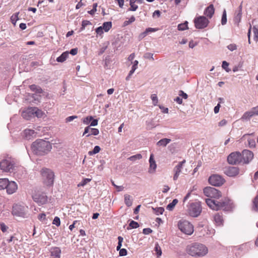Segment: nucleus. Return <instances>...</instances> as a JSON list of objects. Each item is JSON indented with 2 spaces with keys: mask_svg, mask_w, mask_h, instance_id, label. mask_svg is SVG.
Returning a JSON list of instances; mask_svg holds the SVG:
<instances>
[{
  "mask_svg": "<svg viewBox=\"0 0 258 258\" xmlns=\"http://www.w3.org/2000/svg\"><path fill=\"white\" fill-rule=\"evenodd\" d=\"M52 145L47 141L42 139H37L31 145L33 153L38 156H43L47 154L51 150Z\"/></svg>",
  "mask_w": 258,
  "mask_h": 258,
  "instance_id": "f257e3e1",
  "label": "nucleus"
},
{
  "mask_svg": "<svg viewBox=\"0 0 258 258\" xmlns=\"http://www.w3.org/2000/svg\"><path fill=\"white\" fill-rule=\"evenodd\" d=\"M208 248L204 244L199 243H194L187 247V251L192 256H202L208 253Z\"/></svg>",
  "mask_w": 258,
  "mask_h": 258,
  "instance_id": "f03ea898",
  "label": "nucleus"
},
{
  "mask_svg": "<svg viewBox=\"0 0 258 258\" xmlns=\"http://www.w3.org/2000/svg\"><path fill=\"white\" fill-rule=\"evenodd\" d=\"M15 163L13 159L7 158L0 162V168L5 172H13L15 170Z\"/></svg>",
  "mask_w": 258,
  "mask_h": 258,
  "instance_id": "7ed1b4c3",
  "label": "nucleus"
},
{
  "mask_svg": "<svg viewBox=\"0 0 258 258\" xmlns=\"http://www.w3.org/2000/svg\"><path fill=\"white\" fill-rule=\"evenodd\" d=\"M41 174L45 185L47 186H51L53 184L54 181V173L50 169L42 168L41 171Z\"/></svg>",
  "mask_w": 258,
  "mask_h": 258,
  "instance_id": "20e7f679",
  "label": "nucleus"
},
{
  "mask_svg": "<svg viewBox=\"0 0 258 258\" xmlns=\"http://www.w3.org/2000/svg\"><path fill=\"white\" fill-rule=\"evenodd\" d=\"M202 209L200 202L191 203L188 206L187 212L189 216L197 217L200 215Z\"/></svg>",
  "mask_w": 258,
  "mask_h": 258,
  "instance_id": "39448f33",
  "label": "nucleus"
},
{
  "mask_svg": "<svg viewBox=\"0 0 258 258\" xmlns=\"http://www.w3.org/2000/svg\"><path fill=\"white\" fill-rule=\"evenodd\" d=\"M28 209V207L20 204H15L13 207L12 213L14 216L24 218L26 217Z\"/></svg>",
  "mask_w": 258,
  "mask_h": 258,
  "instance_id": "423d86ee",
  "label": "nucleus"
},
{
  "mask_svg": "<svg viewBox=\"0 0 258 258\" xmlns=\"http://www.w3.org/2000/svg\"><path fill=\"white\" fill-rule=\"evenodd\" d=\"M178 227L181 232L187 235H191L194 232L192 225L186 220H180Z\"/></svg>",
  "mask_w": 258,
  "mask_h": 258,
  "instance_id": "0eeeda50",
  "label": "nucleus"
},
{
  "mask_svg": "<svg viewBox=\"0 0 258 258\" xmlns=\"http://www.w3.org/2000/svg\"><path fill=\"white\" fill-rule=\"evenodd\" d=\"M209 21L205 16L197 17L194 19L195 26L199 29H204L207 27Z\"/></svg>",
  "mask_w": 258,
  "mask_h": 258,
  "instance_id": "6e6552de",
  "label": "nucleus"
},
{
  "mask_svg": "<svg viewBox=\"0 0 258 258\" xmlns=\"http://www.w3.org/2000/svg\"><path fill=\"white\" fill-rule=\"evenodd\" d=\"M204 195L211 198L218 199L221 197V193L218 189L212 187H207L204 189Z\"/></svg>",
  "mask_w": 258,
  "mask_h": 258,
  "instance_id": "1a4fd4ad",
  "label": "nucleus"
},
{
  "mask_svg": "<svg viewBox=\"0 0 258 258\" xmlns=\"http://www.w3.org/2000/svg\"><path fill=\"white\" fill-rule=\"evenodd\" d=\"M228 162L230 164H237L242 162L241 154L240 152H233L227 157Z\"/></svg>",
  "mask_w": 258,
  "mask_h": 258,
  "instance_id": "9d476101",
  "label": "nucleus"
},
{
  "mask_svg": "<svg viewBox=\"0 0 258 258\" xmlns=\"http://www.w3.org/2000/svg\"><path fill=\"white\" fill-rule=\"evenodd\" d=\"M209 182L212 185L220 186L225 182V179L220 175L213 174L209 178Z\"/></svg>",
  "mask_w": 258,
  "mask_h": 258,
  "instance_id": "9b49d317",
  "label": "nucleus"
},
{
  "mask_svg": "<svg viewBox=\"0 0 258 258\" xmlns=\"http://www.w3.org/2000/svg\"><path fill=\"white\" fill-rule=\"evenodd\" d=\"M217 207H218V210H223L226 211H230L233 208V203L230 200L225 199L221 202L218 201Z\"/></svg>",
  "mask_w": 258,
  "mask_h": 258,
  "instance_id": "f8f14e48",
  "label": "nucleus"
},
{
  "mask_svg": "<svg viewBox=\"0 0 258 258\" xmlns=\"http://www.w3.org/2000/svg\"><path fill=\"white\" fill-rule=\"evenodd\" d=\"M239 170L238 167L229 166L225 167L224 169V173L229 177H235L239 174Z\"/></svg>",
  "mask_w": 258,
  "mask_h": 258,
  "instance_id": "ddd939ff",
  "label": "nucleus"
},
{
  "mask_svg": "<svg viewBox=\"0 0 258 258\" xmlns=\"http://www.w3.org/2000/svg\"><path fill=\"white\" fill-rule=\"evenodd\" d=\"M241 154L243 163H248L253 157V153L248 150H244Z\"/></svg>",
  "mask_w": 258,
  "mask_h": 258,
  "instance_id": "4468645a",
  "label": "nucleus"
},
{
  "mask_svg": "<svg viewBox=\"0 0 258 258\" xmlns=\"http://www.w3.org/2000/svg\"><path fill=\"white\" fill-rule=\"evenodd\" d=\"M33 199L39 205L45 204L47 201V197L44 194H35L33 196Z\"/></svg>",
  "mask_w": 258,
  "mask_h": 258,
  "instance_id": "2eb2a0df",
  "label": "nucleus"
},
{
  "mask_svg": "<svg viewBox=\"0 0 258 258\" xmlns=\"http://www.w3.org/2000/svg\"><path fill=\"white\" fill-rule=\"evenodd\" d=\"M185 162V160H183V161L179 162L178 164L176 165L174 168L173 171L174 172V174L173 177L174 180H176L178 178V176L181 172V169L182 168V166Z\"/></svg>",
  "mask_w": 258,
  "mask_h": 258,
  "instance_id": "dca6fc26",
  "label": "nucleus"
},
{
  "mask_svg": "<svg viewBox=\"0 0 258 258\" xmlns=\"http://www.w3.org/2000/svg\"><path fill=\"white\" fill-rule=\"evenodd\" d=\"M33 112V107H29L23 111L22 112V116L24 119L26 120H30L32 118L34 117Z\"/></svg>",
  "mask_w": 258,
  "mask_h": 258,
  "instance_id": "f3484780",
  "label": "nucleus"
},
{
  "mask_svg": "<svg viewBox=\"0 0 258 258\" xmlns=\"http://www.w3.org/2000/svg\"><path fill=\"white\" fill-rule=\"evenodd\" d=\"M149 161L150 166L148 169V172L151 174L154 173L157 168V164L154 159V155L153 154H151Z\"/></svg>",
  "mask_w": 258,
  "mask_h": 258,
  "instance_id": "a211bd4d",
  "label": "nucleus"
},
{
  "mask_svg": "<svg viewBox=\"0 0 258 258\" xmlns=\"http://www.w3.org/2000/svg\"><path fill=\"white\" fill-rule=\"evenodd\" d=\"M18 188L17 183L15 181H9L7 187V192L8 194L11 195L15 192Z\"/></svg>",
  "mask_w": 258,
  "mask_h": 258,
  "instance_id": "6ab92c4d",
  "label": "nucleus"
},
{
  "mask_svg": "<svg viewBox=\"0 0 258 258\" xmlns=\"http://www.w3.org/2000/svg\"><path fill=\"white\" fill-rule=\"evenodd\" d=\"M36 133L31 129H26L23 131L24 138L29 140L36 136Z\"/></svg>",
  "mask_w": 258,
  "mask_h": 258,
  "instance_id": "aec40b11",
  "label": "nucleus"
},
{
  "mask_svg": "<svg viewBox=\"0 0 258 258\" xmlns=\"http://www.w3.org/2000/svg\"><path fill=\"white\" fill-rule=\"evenodd\" d=\"M206 203L211 209L216 211L218 210V207H217L218 201L211 199H206Z\"/></svg>",
  "mask_w": 258,
  "mask_h": 258,
  "instance_id": "412c9836",
  "label": "nucleus"
},
{
  "mask_svg": "<svg viewBox=\"0 0 258 258\" xmlns=\"http://www.w3.org/2000/svg\"><path fill=\"white\" fill-rule=\"evenodd\" d=\"M50 253L51 256L53 257V258L60 257L61 250L59 247H55L52 248L50 251Z\"/></svg>",
  "mask_w": 258,
  "mask_h": 258,
  "instance_id": "4be33fe9",
  "label": "nucleus"
},
{
  "mask_svg": "<svg viewBox=\"0 0 258 258\" xmlns=\"http://www.w3.org/2000/svg\"><path fill=\"white\" fill-rule=\"evenodd\" d=\"M215 10L213 5H210L204 11V15L211 18L214 14Z\"/></svg>",
  "mask_w": 258,
  "mask_h": 258,
  "instance_id": "5701e85b",
  "label": "nucleus"
},
{
  "mask_svg": "<svg viewBox=\"0 0 258 258\" xmlns=\"http://www.w3.org/2000/svg\"><path fill=\"white\" fill-rule=\"evenodd\" d=\"M214 221L216 224L218 226H221L223 224V219L221 215L219 213L215 215L214 217Z\"/></svg>",
  "mask_w": 258,
  "mask_h": 258,
  "instance_id": "b1692460",
  "label": "nucleus"
},
{
  "mask_svg": "<svg viewBox=\"0 0 258 258\" xmlns=\"http://www.w3.org/2000/svg\"><path fill=\"white\" fill-rule=\"evenodd\" d=\"M29 88L32 91L35 92L36 94H40L43 93L42 88L35 84L30 85Z\"/></svg>",
  "mask_w": 258,
  "mask_h": 258,
  "instance_id": "393cba45",
  "label": "nucleus"
},
{
  "mask_svg": "<svg viewBox=\"0 0 258 258\" xmlns=\"http://www.w3.org/2000/svg\"><path fill=\"white\" fill-rule=\"evenodd\" d=\"M171 142L170 139L164 138L159 140L156 144L157 146L159 147H166V145Z\"/></svg>",
  "mask_w": 258,
  "mask_h": 258,
  "instance_id": "a878e982",
  "label": "nucleus"
},
{
  "mask_svg": "<svg viewBox=\"0 0 258 258\" xmlns=\"http://www.w3.org/2000/svg\"><path fill=\"white\" fill-rule=\"evenodd\" d=\"M124 203L126 205V206L128 207H131L133 204V200L132 197L128 194H125L124 196Z\"/></svg>",
  "mask_w": 258,
  "mask_h": 258,
  "instance_id": "bb28decb",
  "label": "nucleus"
},
{
  "mask_svg": "<svg viewBox=\"0 0 258 258\" xmlns=\"http://www.w3.org/2000/svg\"><path fill=\"white\" fill-rule=\"evenodd\" d=\"M69 52L68 51H65L63 52L59 56L57 57L56 61L59 62H62L64 61L68 57Z\"/></svg>",
  "mask_w": 258,
  "mask_h": 258,
  "instance_id": "cd10ccee",
  "label": "nucleus"
},
{
  "mask_svg": "<svg viewBox=\"0 0 258 258\" xmlns=\"http://www.w3.org/2000/svg\"><path fill=\"white\" fill-rule=\"evenodd\" d=\"M9 180L7 178H1L0 179V190L6 189Z\"/></svg>",
  "mask_w": 258,
  "mask_h": 258,
  "instance_id": "c85d7f7f",
  "label": "nucleus"
},
{
  "mask_svg": "<svg viewBox=\"0 0 258 258\" xmlns=\"http://www.w3.org/2000/svg\"><path fill=\"white\" fill-rule=\"evenodd\" d=\"M33 111L34 117L36 116L38 118H41L44 115V113L37 107H33Z\"/></svg>",
  "mask_w": 258,
  "mask_h": 258,
  "instance_id": "c756f323",
  "label": "nucleus"
},
{
  "mask_svg": "<svg viewBox=\"0 0 258 258\" xmlns=\"http://www.w3.org/2000/svg\"><path fill=\"white\" fill-rule=\"evenodd\" d=\"M254 115L253 113V112L251 110H250L249 111H247L244 113L243 116H242V119L245 120H249L250 118L253 116Z\"/></svg>",
  "mask_w": 258,
  "mask_h": 258,
  "instance_id": "7c9ffc66",
  "label": "nucleus"
},
{
  "mask_svg": "<svg viewBox=\"0 0 258 258\" xmlns=\"http://www.w3.org/2000/svg\"><path fill=\"white\" fill-rule=\"evenodd\" d=\"M177 203L178 200L176 199H174L171 203L167 206L166 209L169 211H172Z\"/></svg>",
  "mask_w": 258,
  "mask_h": 258,
  "instance_id": "2f4dec72",
  "label": "nucleus"
},
{
  "mask_svg": "<svg viewBox=\"0 0 258 258\" xmlns=\"http://www.w3.org/2000/svg\"><path fill=\"white\" fill-rule=\"evenodd\" d=\"M105 32H108L112 27V23L111 22H104L101 26Z\"/></svg>",
  "mask_w": 258,
  "mask_h": 258,
  "instance_id": "473e14b6",
  "label": "nucleus"
},
{
  "mask_svg": "<svg viewBox=\"0 0 258 258\" xmlns=\"http://www.w3.org/2000/svg\"><path fill=\"white\" fill-rule=\"evenodd\" d=\"M187 24H188V22L187 21H185L183 23H181V24H178V25L177 26L178 30L179 31H183L186 29H188Z\"/></svg>",
  "mask_w": 258,
  "mask_h": 258,
  "instance_id": "72a5a7b5",
  "label": "nucleus"
},
{
  "mask_svg": "<svg viewBox=\"0 0 258 258\" xmlns=\"http://www.w3.org/2000/svg\"><path fill=\"white\" fill-rule=\"evenodd\" d=\"M155 251L156 252V255L158 257H160L162 254V250L159 244L156 243L155 246Z\"/></svg>",
  "mask_w": 258,
  "mask_h": 258,
  "instance_id": "f704fd0d",
  "label": "nucleus"
},
{
  "mask_svg": "<svg viewBox=\"0 0 258 258\" xmlns=\"http://www.w3.org/2000/svg\"><path fill=\"white\" fill-rule=\"evenodd\" d=\"M142 156L141 154H137L136 155L130 157L128 159L131 161H135L137 160L142 159Z\"/></svg>",
  "mask_w": 258,
  "mask_h": 258,
  "instance_id": "c9c22d12",
  "label": "nucleus"
},
{
  "mask_svg": "<svg viewBox=\"0 0 258 258\" xmlns=\"http://www.w3.org/2000/svg\"><path fill=\"white\" fill-rule=\"evenodd\" d=\"M130 8L128 9V11H136L138 8V6L132 1H130Z\"/></svg>",
  "mask_w": 258,
  "mask_h": 258,
  "instance_id": "e433bc0d",
  "label": "nucleus"
},
{
  "mask_svg": "<svg viewBox=\"0 0 258 258\" xmlns=\"http://www.w3.org/2000/svg\"><path fill=\"white\" fill-rule=\"evenodd\" d=\"M253 209L255 211H258V195L255 197L253 201Z\"/></svg>",
  "mask_w": 258,
  "mask_h": 258,
  "instance_id": "4c0bfd02",
  "label": "nucleus"
},
{
  "mask_svg": "<svg viewBox=\"0 0 258 258\" xmlns=\"http://www.w3.org/2000/svg\"><path fill=\"white\" fill-rule=\"evenodd\" d=\"M93 120V117L92 116H88L84 117L82 119V122L85 124H89L91 121Z\"/></svg>",
  "mask_w": 258,
  "mask_h": 258,
  "instance_id": "58836bf2",
  "label": "nucleus"
},
{
  "mask_svg": "<svg viewBox=\"0 0 258 258\" xmlns=\"http://www.w3.org/2000/svg\"><path fill=\"white\" fill-rule=\"evenodd\" d=\"M153 210L154 211L156 215H161L164 211V209L163 207L153 208Z\"/></svg>",
  "mask_w": 258,
  "mask_h": 258,
  "instance_id": "ea45409f",
  "label": "nucleus"
},
{
  "mask_svg": "<svg viewBox=\"0 0 258 258\" xmlns=\"http://www.w3.org/2000/svg\"><path fill=\"white\" fill-rule=\"evenodd\" d=\"M136 20L135 17L132 16L128 20H126L123 22V26H126L132 23Z\"/></svg>",
  "mask_w": 258,
  "mask_h": 258,
  "instance_id": "a19ab883",
  "label": "nucleus"
},
{
  "mask_svg": "<svg viewBox=\"0 0 258 258\" xmlns=\"http://www.w3.org/2000/svg\"><path fill=\"white\" fill-rule=\"evenodd\" d=\"M90 132H91V134L86 135V137H89L91 135H94V136H97L99 133V131L98 129L95 128H91Z\"/></svg>",
  "mask_w": 258,
  "mask_h": 258,
  "instance_id": "79ce46f5",
  "label": "nucleus"
},
{
  "mask_svg": "<svg viewBox=\"0 0 258 258\" xmlns=\"http://www.w3.org/2000/svg\"><path fill=\"white\" fill-rule=\"evenodd\" d=\"M100 151V147L98 146H96L94 148L93 150L91 151H89L88 153L90 155H92L95 154L99 153Z\"/></svg>",
  "mask_w": 258,
  "mask_h": 258,
  "instance_id": "37998d69",
  "label": "nucleus"
},
{
  "mask_svg": "<svg viewBox=\"0 0 258 258\" xmlns=\"http://www.w3.org/2000/svg\"><path fill=\"white\" fill-rule=\"evenodd\" d=\"M226 23H227L226 12L224 10L223 12V14H222V16L221 24L222 25H225L226 24Z\"/></svg>",
  "mask_w": 258,
  "mask_h": 258,
  "instance_id": "c03bdc74",
  "label": "nucleus"
},
{
  "mask_svg": "<svg viewBox=\"0 0 258 258\" xmlns=\"http://www.w3.org/2000/svg\"><path fill=\"white\" fill-rule=\"evenodd\" d=\"M91 180L90 178H84L78 184V186H84Z\"/></svg>",
  "mask_w": 258,
  "mask_h": 258,
  "instance_id": "a18cd8bd",
  "label": "nucleus"
},
{
  "mask_svg": "<svg viewBox=\"0 0 258 258\" xmlns=\"http://www.w3.org/2000/svg\"><path fill=\"white\" fill-rule=\"evenodd\" d=\"M129 226L130 227V229L137 228L139 227V224H138V222H137L135 221L132 220L129 224Z\"/></svg>",
  "mask_w": 258,
  "mask_h": 258,
  "instance_id": "49530a36",
  "label": "nucleus"
},
{
  "mask_svg": "<svg viewBox=\"0 0 258 258\" xmlns=\"http://www.w3.org/2000/svg\"><path fill=\"white\" fill-rule=\"evenodd\" d=\"M18 15L19 13H17L13 15L11 18V21L14 25H16V23L17 21L18 20Z\"/></svg>",
  "mask_w": 258,
  "mask_h": 258,
  "instance_id": "de8ad7c7",
  "label": "nucleus"
},
{
  "mask_svg": "<svg viewBox=\"0 0 258 258\" xmlns=\"http://www.w3.org/2000/svg\"><path fill=\"white\" fill-rule=\"evenodd\" d=\"M89 25H91V23L88 20H83L82 22L81 30L85 29V27Z\"/></svg>",
  "mask_w": 258,
  "mask_h": 258,
  "instance_id": "09e8293b",
  "label": "nucleus"
},
{
  "mask_svg": "<svg viewBox=\"0 0 258 258\" xmlns=\"http://www.w3.org/2000/svg\"><path fill=\"white\" fill-rule=\"evenodd\" d=\"M229 63L226 61H223L222 62V67L223 69H224L227 72H229L230 70L228 68Z\"/></svg>",
  "mask_w": 258,
  "mask_h": 258,
  "instance_id": "8fccbe9b",
  "label": "nucleus"
},
{
  "mask_svg": "<svg viewBox=\"0 0 258 258\" xmlns=\"http://www.w3.org/2000/svg\"><path fill=\"white\" fill-rule=\"evenodd\" d=\"M151 99L153 102V104L154 105H156L158 103V97L156 94H152L151 96Z\"/></svg>",
  "mask_w": 258,
  "mask_h": 258,
  "instance_id": "3c124183",
  "label": "nucleus"
},
{
  "mask_svg": "<svg viewBox=\"0 0 258 258\" xmlns=\"http://www.w3.org/2000/svg\"><path fill=\"white\" fill-rule=\"evenodd\" d=\"M52 224L55 225L57 226H59L60 224L59 218L58 217H55L53 220Z\"/></svg>",
  "mask_w": 258,
  "mask_h": 258,
  "instance_id": "603ef678",
  "label": "nucleus"
},
{
  "mask_svg": "<svg viewBox=\"0 0 258 258\" xmlns=\"http://www.w3.org/2000/svg\"><path fill=\"white\" fill-rule=\"evenodd\" d=\"M227 47L229 50L231 51L236 50L237 48V45L234 43L230 44L227 46Z\"/></svg>",
  "mask_w": 258,
  "mask_h": 258,
  "instance_id": "864d4df0",
  "label": "nucleus"
},
{
  "mask_svg": "<svg viewBox=\"0 0 258 258\" xmlns=\"http://www.w3.org/2000/svg\"><path fill=\"white\" fill-rule=\"evenodd\" d=\"M144 57L146 59H150L152 60H154L153 54L150 52H147L145 53Z\"/></svg>",
  "mask_w": 258,
  "mask_h": 258,
  "instance_id": "5fc2aeb1",
  "label": "nucleus"
},
{
  "mask_svg": "<svg viewBox=\"0 0 258 258\" xmlns=\"http://www.w3.org/2000/svg\"><path fill=\"white\" fill-rule=\"evenodd\" d=\"M248 146L250 148H254L255 146V142L253 139H248Z\"/></svg>",
  "mask_w": 258,
  "mask_h": 258,
  "instance_id": "6e6d98bb",
  "label": "nucleus"
},
{
  "mask_svg": "<svg viewBox=\"0 0 258 258\" xmlns=\"http://www.w3.org/2000/svg\"><path fill=\"white\" fill-rule=\"evenodd\" d=\"M127 250L125 248H122L121 249H120V251L119 252V256H125L127 255Z\"/></svg>",
  "mask_w": 258,
  "mask_h": 258,
  "instance_id": "4d7b16f0",
  "label": "nucleus"
},
{
  "mask_svg": "<svg viewBox=\"0 0 258 258\" xmlns=\"http://www.w3.org/2000/svg\"><path fill=\"white\" fill-rule=\"evenodd\" d=\"M152 232V230L150 228H144L143 230V234L148 235Z\"/></svg>",
  "mask_w": 258,
  "mask_h": 258,
  "instance_id": "13d9d810",
  "label": "nucleus"
},
{
  "mask_svg": "<svg viewBox=\"0 0 258 258\" xmlns=\"http://www.w3.org/2000/svg\"><path fill=\"white\" fill-rule=\"evenodd\" d=\"M78 118V116H76V115L70 116H69V117L66 118V121L67 122H71L72 120H73L74 119H76V118Z\"/></svg>",
  "mask_w": 258,
  "mask_h": 258,
  "instance_id": "bf43d9fd",
  "label": "nucleus"
},
{
  "mask_svg": "<svg viewBox=\"0 0 258 258\" xmlns=\"http://www.w3.org/2000/svg\"><path fill=\"white\" fill-rule=\"evenodd\" d=\"M103 29L101 26H100L96 28V32L97 34L101 35L103 33Z\"/></svg>",
  "mask_w": 258,
  "mask_h": 258,
  "instance_id": "052dcab7",
  "label": "nucleus"
},
{
  "mask_svg": "<svg viewBox=\"0 0 258 258\" xmlns=\"http://www.w3.org/2000/svg\"><path fill=\"white\" fill-rule=\"evenodd\" d=\"M148 34L147 33V32L146 31V30L141 33V34H139V36H138V38L139 40H142L143 39L144 37H145Z\"/></svg>",
  "mask_w": 258,
  "mask_h": 258,
  "instance_id": "680f3d73",
  "label": "nucleus"
},
{
  "mask_svg": "<svg viewBox=\"0 0 258 258\" xmlns=\"http://www.w3.org/2000/svg\"><path fill=\"white\" fill-rule=\"evenodd\" d=\"M178 95L179 96H181L183 98L185 99H187L188 97V95L182 90H180L179 91Z\"/></svg>",
  "mask_w": 258,
  "mask_h": 258,
  "instance_id": "e2e57ef3",
  "label": "nucleus"
},
{
  "mask_svg": "<svg viewBox=\"0 0 258 258\" xmlns=\"http://www.w3.org/2000/svg\"><path fill=\"white\" fill-rule=\"evenodd\" d=\"M0 226L1 229L3 232H6L8 228V226H7L4 223H1Z\"/></svg>",
  "mask_w": 258,
  "mask_h": 258,
  "instance_id": "0e129e2a",
  "label": "nucleus"
},
{
  "mask_svg": "<svg viewBox=\"0 0 258 258\" xmlns=\"http://www.w3.org/2000/svg\"><path fill=\"white\" fill-rule=\"evenodd\" d=\"M145 30L148 34L149 33L154 32L157 31L158 30V29L153 28H148Z\"/></svg>",
  "mask_w": 258,
  "mask_h": 258,
  "instance_id": "69168bd1",
  "label": "nucleus"
},
{
  "mask_svg": "<svg viewBox=\"0 0 258 258\" xmlns=\"http://www.w3.org/2000/svg\"><path fill=\"white\" fill-rule=\"evenodd\" d=\"M90 126H95L98 124V120L96 119H93L91 121Z\"/></svg>",
  "mask_w": 258,
  "mask_h": 258,
  "instance_id": "338daca9",
  "label": "nucleus"
},
{
  "mask_svg": "<svg viewBox=\"0 0 258 258\" xmlns=\"http://www.w3.org/2000/svg\"><path fill=\"white\" fill-rule=\"evenodd\" d=\"M251 110L253 112L254 115H258V106L253 107Z\"/></svg>",
  "mask_w": 258,
  "mask_h": 258,
  "instance_id": "774afa93",
  "label": "nucleus"
}]
</instances>
